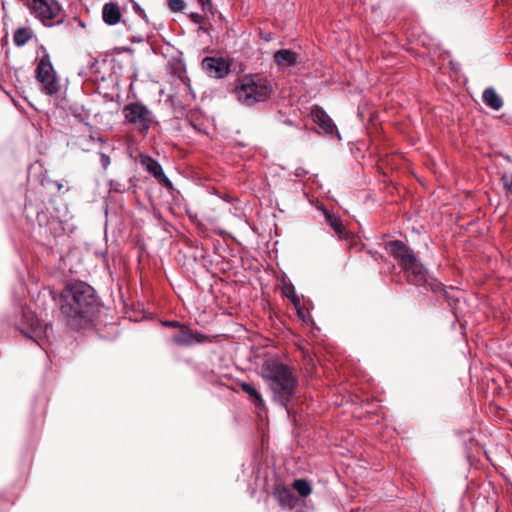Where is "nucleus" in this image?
<instances>
[{"mask_svg":"<svg viewBox=\"0 0 512 512\" xmlns=\"http://www.w3.org/2000/svg\"><path fill=\"white\" fill-rule=\"evenodd\" d=\"M261 377L273 393V400L290 413V404L297 394L298 379L293 370L276 357H270L261 365Z\"/></svg>","mask_w":512,"mask_h":512,"instance_id":"nucleus-1","label":"nucleus"},{"mask_svg":"<svg viewBox=\"0 0 512 512\" xmlns=\"http://www.w3.org/2000/svg\"><path fill=\"white\" fill-rule=\"evenodd\" d=\"M95 291L83 281L66 282V324L74 330L88 325L92 320Z\"/></svg>","mask_w":512,"mask_h":512,"instance_id":"nucleus-2","label":"nucleus"},{"mask_svg":"<svg viewBox=\"0 0 512 512\" xmlns=\"http://www.w3.org/2000/svg\"><path fill=\"white\" fill-rule=\"evenodd\" d=\"M9 324L21 334L43 346L53 335L52 326L42 323L26 306L18 305L8 319Z\"/></svg>","mask_w":512,"mask_h":512,"instance_id":"nucleus-3","label":"nucleus"},{"mask_svg":"<svg viewBox=\"0 0 512 512\" xmlns=\"http://www.w3.org/2000/svg\"><path fill=\"white\" fill-rule=\"evenodd\" d=\"M398 265L404 270L409 283L424 286L444 299L449 298L446 287L428 273L419 258H399Z\"/></svg>","mask_w":512,"mask_h":512,"instance_id":"nucleus-4","label":"nucleus"},{"mask_svg":"<svg viewBox=\"0 0 512 512\" xmlns=\"http://www.w3.org/2000/svg\"><path fill=\"white\" fill-rule=\"evenodd\" d=\"M271 92L270 82L259 75L242 78L235 88L237 99L247 106L267 100Z\"/></svg>","mask_w":512,"mask_h":512,"instance_id":"nucleus-5","label":"nucleus"},{"mask_svg":"<svg viewBox=\"0 0 512 512\" xmlns=\"http://www.w3.org/2000/svg\"><path fill=\"white\" fill-rule=\"evenodd\" d=\"M125 121L140 133H146L153 122L152 112L141 103H130L123 109Z\"/></svg>","mask_w":512,"mask_h":512,"instance_id":"nucleus-6","label":"nucleus"},{"mask_svg":"<svg viewBox=\"0 0 512 512\" xmlns=\"http://www.w3.org/2000/svg\"><path fill=\"white\" fill-rule=\"evenodd\" d=\"M36 78L41 83L42 90L46 94L53 95L59 91L60 84L48 55H44L40 59L36 68Z\"/></svg>","mask_w":512,"mask_h":512,"instance_id":"nucleus-7","label":"nucleus"},{"mask_svg":"<svg viewBox=\"0 0 512 512\" xmlns=\"http://www.w3.org/2000/svg\"><path fill=\"white\" fill-rule=\"evenodd\" d=\"M30 8L32 13L46 25H51L61 10L59 3L55 0H33Z\"/></svg>","mask_w":512,"mask_h":512,"instance_id":"nucleus-8","label":"nucleus"},{"mask_svg":"<svg viewBox=\"0 0 512 512\" xmlns=\"http://www.w3.org/2000/svg\"><path fill=\"white\" fill-rule=\"evenodd\" d=\"M202 68L214 78H222L229 72V64L222 58H205L202 61Z\"/></svg>","mask_w":512,"mask_h":512,"instance_id":"nucleus-9","label":"nucleus"},{"mask_svg":"<svg viewBox=\"0 0 512 512\" xmlns=\"http://www.w3.org/2000/svg\"><path fill=\"white\" fill-rule=\"evenodd\" d=\"M141 164L145 169L152 174L160 183L167 187H171L170 180L163 173L161 165L154 159L145 156L141 158Z\"/></svg>","mask_w":512,"mask_h":512,"instance_id":"nucleus-10","label":"nucleus"},{"mask_svg":"<svg viewBox=\"0 0 512 512\" xmlns=\"http://www.w3.org/2000/svg\"><path fill=\"white\" fill-rule=\"evenodd\" d=\"M313 121L318 125L320 132L324 134H332L335 125L326 112L320 108L312 111Z\"/></svg>","mask_w":512,"mask_h":512,"instance_id":"nucleus-11","label":"nucleus"},{"mask_svg":"<svg viewBox=\"0 0 512 512\" xmlns=\"http://www.w3.org/2000/svg\"><path fill=\"white\" fill-rule=\"evenodd\" d=\"M274 59L279 67L287 68L296 63L297 55L291 50L282 49L275 53Z\"/></svg>","mask_w":512,"mask_h":512,"instance_id":"nucleus-12","label":"nucleus"},{"mask_svg":"<svg viewBox=\"0 0 512 512\" xmlns=\"http://www.w3.org/2000/svg\"><path fill=\"white\" fill-rule=\"evenodd\" d=\"M103 20L109 25H115L120 21L121 13L115 3H106L102 11Z\"/></svg>","mask_w":512,"mask_h":512,"instance_id":"nucleus-13","label":"nucleus"},{"mask_svg":"<svg viewBox=\"0 0 512 512\" xmlns=\"http://www.w3.org/2000/svg\"><path fill=\"white\" fill-rule=\"evenodd\" d=\"M241 390L246 393L258 409L265 407V402L262 398L261 393L256 389L252 383L242 382L240 384Z\"/></svg>","mask_w":512,"mask_h":512,"instance_id":"nucleus-14","label":"nucleus"},{"mask_svg":"<svg viewBox=\"0 0 512 512\" xmlns=\"http://www.w3.org/2000/svg\"><path fill=\"white\" fill-rule=\"evenodd\" d=\"M276 497L284 508L292 509L297 503L294 493L288 488H281L276 491Z\"/></svg>","mask_w":512,"mask_h":512,"instance_id":"nucleus-15","label":"nucleus"},{"mask_svg":"<svg viewBox=\"0 0 512 512\" xmlns=\"http://www.w3.org/2000/svg\"><path fill=\"white\" fill-rule=\"evenodd\" d=\"M483 101L494 110H499L503 106L501 97L496 93L493 88H487L483 92Z\"/></svg>","mask_w":512,"mask_h":512,"instance_id":"nucleus-16","label":"nucleus"},{"mask_svg":"<svg viewBox=\"0 0 512 512\" xmlns=\"http://www.w3.org/2000/svg\"><path fill=\"white\" fill-rule=\"evenodd\" d=\"M386 251L393 256H413L412 251L406 247V245L400 241H391L387 244Z\"/></svg>","mask_w":512,"mask_h":512,"instance_id":"nucleus-17","label":"nucleus"},{"mask_svg":"<svg viewBox=\"0 0 512 512\" xmlns=\"http://www.w3.org/2000/svg\"><path fill=\"white\" fill-rule=\"evenodd\" d=\"M195 340L193 333L184 325L180 327V332L173 336V341L182 346L190 345Z\"/></svg>","mask_w":512,"mask_h":512,"instance_id":"nucleus-18","label":"nucleus"},{"mask_svg":"<svg viewBox=\"0 0 512 512\" xmlns=\"http://www.w3.org/2000/svg\"><path fill=\"white\" fill-rule=\"evenodd\" d=\"M32 36V31L29 28H19L14 33L13 41L15 45L20 47L25 45L32 38Z\"/></svg>","mask_w":512,"mask_h":512,"instance_id":"nucleus-19","label":"nucleus"},{"mask_svg":"<svg viewBox=\"0 0 512 512\" xmlns=\"http://www.w3.org/2000/svg\"><path fill=\"white\" fill-rule=\"evenodd\" d=\"M293 488L301 497H307L311 494L312 488L306 479H297L293 483Z\"/></svg>","mask_w":512,"mask_h":512,"instance_id":"nucleus-20","label":"nucleus"},{"mask_svg":"<svg viewBox=\"0 0 512 512\" xmlns=\"http://www.w3.org/2000/svg\"><path fill=\"white\" fill-rule=\"evenodd\" d=\"M284 295L291 300L295 308L300 306V299L295 294L294 286L290 283L289 285H285L283 288Z\"/></svg>","mask_w":512,"mask_h":512,"instance_id":"nucleus-21","label":"nucleus"},{"mask_svg":"<svg viewBox=\"0 0 512 512\" xmlns=\"http://www.w3.org/2000/svg\"><path fill=\"white\" fill-rule=\"evenodd\" d=\"M48 230L54 238L62 236V233L64 231L63 227L61 226V222L56 220H52L49 222L48 229L44 230V234H47Z\"/></svg>","mask_w":512,"mask_h":512,"instance_id":"nucleus-22","label":"nucleus"},{"mask_svg":"<svg viewBox=\"0 0 512 512\" xmlns=\"http://www.w3.org/2000/svg\"><path fill=\"white\" fill-rule=\"evenodd\" d=\"M327 217V220L330 224V226L332 227V229L339 235V236H342L343 233H344V225L342 224L341 220L336 218V217H332L330 215H326Z\"/></svg>","mask_w":512,"mask_h":512,"instance_id":"nucleus-23","label":"nucleus"},{"mask_svg":"<svg viewBox=\"0 0 512 512\" xmlns=\"http://www.w3.org/2000/svg\"><path fill=\"white\" fill-rule=\"evenodd\" d=\"M501 181L506 192L512 195V173H503Z\"/></svg>","mask_w":512,"mask_h":512,"instance_id":"nucleus-24","label":"nucleus"},{"mask_svg":"<svg viewBox=\"0 0 512 512\" xmlns=\"http://www.w3.org/2000/svg\"><path fill=\"white\" fill-rule=\"evenodd\" d=\"M168 4L169 8L174 12L182 11L185 6L183 0H169Z\"/></svg>","mask_w":512,"mask_h":512,"instance_id":"nucleus-25","label":"nucleus"},{"mask_svg":"<svg viewBox=\"0 0 512 512\" xmlns=\"http://www.w3.org/2000/svg\"><path fill=\"white\" fill-rule=\"evenodd\" d=\"M349 252L350 253H361L362 252V246L358 243V241L356 239L352 240Z\"/></svg>","mask_w":512,"mask_h":512,"instance_id":"nucleus-26","label":"nucleus"},{"mask_svg":"<svg viewBox=\"0 0 512 512\" xmlns=\"http://www.w3.org/2000/svg\"><path fill=\"white\" fill-rule=\"evenodd\" d=\"M192 260H193L194 262H198V260H199L200 264H201L204 268H206L208 272H211L213 275H214V274H216V271L212 270L211 268H209V267L207 266V264H206V260H207V258H197V257H194V258H192Z\"/></svg>","mask_w":512,"mask_h":512,"instance_id":"nucleus-27","label":"nucleus"},{"mask_svg":"<svg viewBox=\"0 0 512 512\" xmlns=\"http://www.w3.org/2000/svg\"><path fill=\"white\" fill-rule=\"evenodd\" d=\"M100 162L102 167L106 169L110 165V158L106 154L102 153L100 156Z\"/></svg>","mask_w":512,"mask_h":512,"instance_id":"nucleus-28","label":"nucleus"},{"mask_svg":"<svg viewBox=\"0 0 512 512\" xmlns=\"http://www.w3.org/2000/svg\"><path fill=\"white\" fill-rule=\"evenodd\" d=\"M203 10H210L212 5L210 0H198Z\"/></svg>","mask_w":512,"mask_h":512,"instance_id":"nucleus-29","label":"nucleus"},{"mask_svg":"<svg viewBox=\"0 0 512 512\" xmlns=\"http://www.w3.org/2000/svg\"><path fill=\"white\" fill-rule=\"evenodd\" d=\"M163 325L167 326V327H172V328H176V327L180 328L182 326V324H180L177 321H165V322H163Z\"/></svg>","mask_w":512,"mask_h":512,"instance_id":"nucleus-30","label":"nucleus"},{"mask_svg":"<svg viewBox=\"0 0 512 512\" xmlns=\"http://www.w3.org/2000/svg\"><path fill=\"white\" fill-rule=\"evenodd\" d=\"M58 305L60 309L64 308V290L58 293Z\"/></svg>","mask_w":512,"mask_h":512,"instance_id":"nucleus-31","label":"nucleus"},{"mask_svg":"<svg viewBox=\"0 0 512 512\" xmlns=\"http://www.w3.org/2000/svg\"><path fill=\"white\" fill-rule=\"evenodd\" d=\"M217 259V264L219 263V260L220 258H216ZM225 258H221V267H220V270L222 271H225L226 269H230V266H229V263L224 261Z\"/></svg>","mask_w":512,"mask_h":512,"instance_id":"nucleus-32","label":"nucleus"},{"mask_svg":"<svg viewBox=\"0 0 512 512\" xmlns=\"http://www.w3.org/2000/svg\"><path fill=\"white\" fill-rule=\"evenodd\" d=\"M296 309L298 310L299 317H301L302 320L305 321L306 314L309 316V313L308 312H304L303 310H301L299 306Z\"/></svg>","mask_w":512,"mask_h":512,"instance_id":"nucleus-33","label":"nucleus"},{"mask_svg":"<svg viewBox=\"0 0 512 512\" xmlns=\"http://www.w3.org/2000/svg\"><path fill=\"white\" fill-rule=\"evenodd\" d=\"M49 294L51 295V297L53 298V300H55V301L57 300V296H56V294H55L54 290L49 289Z\"/></svg>","mask_w":512,"mask_h":512,"instance_id":"nucleus-34","label":"nucleus"}]
</instances>
